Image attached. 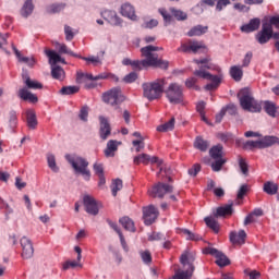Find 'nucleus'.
<instances>
[{
  "instance_id": "f257e3e1",
  "label": "nucleus",
  "mask_w": 279,
  "mask_h": 279,
  "mask_svg": "<svg viewBox=\"0 0 279 279\" xmlns=\"http://www.w3.org/2000/svg\"><path fill=\"white\" fill-rule=\"evenodd\" d=\"M194 62L197 64L198 70H195L193 75L211 82L205 86L206 90H217L219 84H221V80H223L221 68L210 62V58L194 59Z\"/></svg>"
},
{
  "instance_id": "f03ea898",
  "label": "nucleus",
  "mask_w": 279,
  "mask_h": 279,
  "mask_svg": "<svg viewBox=\"0 0 279 279\" xmlns=\"http://www.w3.org/2000/svg\"><path fill=\"white\" fill-rule=\"evenodd\" d=\"M156 51H162V48L153 45L141 48L144 64L167 71L169 69V61L160 59Z\"/></svg>"
},
{
  "instance_id": "7ed1b4c3",
  "label": "nucleus",
  "mask_w": 279,
  "mask_h": 279,
  "mask_svg": "<svg viewBox=\"0 0 279 279\" xmlns=\"http://www.w3.org/2000/svg\"><path fill=\"white\" fill-rule=\"evenodd\" d=\"M22 77L26 87L19 89L17 97L23 99V101H29V104H38V96L27 90V88L31 90H40L43 89V83L32 80L27 73L22 74Z\"/></svg>"
},
{
  "instance_id": "20e7f679",
  "label": "nucleus",
  "mask_w": 279,
  "mask_h": 279,
  "mask_svg": "<svg viewBox=\"0 0 279 279\" xmlns=\"http://www.w3.org/2000/svg\"><path fill=\"white\" fill-rule=\"evenodd\" d=\"M165 86H167L166 78H157L153 82L144 83L142 84L143 96L148 99V101H156V99L162 97Z\"/></svg>"
},
{
  "instance_id": "39448f33",
  "label": "nucleus",
  "mask_w": 279,
  "mask_h": 279,
  "mask_svg": "<svg viewBox=\"0 0 279 279\" xmlns=\"http://www.w3.org/2000/svg\"><path fill=\"white\" fill-rule=\"evenodd\" d=\"M238 97L240 99L241 108L246 110V112H260V110H263V106L259 105L258 100L254 99L250 88H242L239 92Z\"/></svg>"
},
{
  "instance_id": "423d86ee",
  "label": "nucleus",
  "mask_w": 279,
  "mask_h": 279,
  "mask_svg": "<svg viewBox=\"0 0 279 279\" xmlns=\"http://www.w3.org/2000/svg\"><path fill=\"white\" fill-rule=\"evenodd\" d=\"M180 263L183 267H189L186 270H179L174 274L173 279H191L195 271V255L193 253L185 252L180 257Z\"/></svg>"
},
{
  "instance_id": "0eeeda50",
  "label": "nucleus",
  "mask_w": 279,
  "mask_h": 279,
  "mask_svg": "<svg viewBox=\"0 0 279 279\" xmlns=\"http://www.w3.org/2000/svg\"><path fill=\"white\" fill-rule=\"evenodd\" d=\"M65 159L74 169L75 173H81L86 182L90 180V170L88 169V161L86 159L71 155H65Z\"/></svg>"
},
{
  "instance_id": "6e6552de",
  "label": "nucleus",
  "mask_w": 279,
  "mask_h": 279,
  "mask_svg": "<svg viewBox=\"0 0 279 279\" xmlns=\"http://www.w3.org/2000/svg\"><path fill=\"white\" fill-rule=\"evenodd\" d=\"M163 93L170 104H182L184 99L182 86L178 83H171L167 89H163Z\"/></svg>"
},
{
  "instance_id": "1a4fd4ad",
  "label": "nucleus",
  "mask_w": 279,
  "mask_h": 279,
  "mask_svg": "<svg viewBox=\"0 0 279 279\" xmlns=\"http://www.w3.org/2000/svg\"><path fill=\"white\" fill-rule=\"evenodd\" d=\"M276 143H278V137L265 136L259 141H246L244 143V149H266V147H271Z\"/></svg>"
},
{
  "instance_id": "9d476101",
  "label": "nucleus",
  "mask_w": 279,
  "mask_h": 279,
  "mask_svg": "<svg viewBox=\"0 0 279 279\" xmlns=\"http://www.w3.org/2000/svg\"><path fill=\"white\" fill-rule=\"evenodd\" d=\"M124 99L123 94H121V88L119 87L111 88L102 95V101L109 104V106H119Z\"/></svg>"
},
{
  "instance_id": "9b49d317",
  "label": "nucleus",
  "mask_w": 279,
  "mask_h": 279,
  "mask_svg": "<svg viewBox=\"0 0 279 279\" xmlns=\"http://www.w3.org/2000/svg\"><path fill=\"white\" fill-rule=\"evenodd\" d=\"M204 254H209L210 256H215L216 265H218V267H228V265H230V259L228 258V256H226V254H223L217 248L206 247L204 250Z\"/></svg>"
},
{
  "instance_id": "f8f14e48",
  "label": "nucleus",
  "mask_w": 279,
  "mask_h": 279,
  "mask_svg": "<svg viewBox=\"0 0 279 279\" xmlns=\"http://www.w3.org/2000/svg\"><path fill=\"white\" fill-rule=\"evenodd\" d=\"M272 37H274V27H271L266 23H263L260 32H258L255 36L259 45H267V43H269V39Z\"/></svg>"
},
{
  "instance_id": "ddd939ff",
  "label": "nucleus",
  "mask_w": 279,
  "mask_h": 279,
  "mask_svg": "<svg viewBox=\"0 0 279 279\" xmlns=\"http://www.w3.org/2000/svg\"><path fill=\"white\" fill-rule=\"evenodd\" d=\"M158 215H160V213L158 211V208H156V206L149 205L143 207V219L145 226H151V223L156 222V219H158Z\"/></svg>"
},
{
  "instance_id": "4468645a",
  "label": "nucleus",
  "mask_w": 279,
  "mask_h": 279,
  "mask_svg": "<svg viewBox=\"0 0 279 279\" xmlns=\"http://www.w3.org/2000/svg\"><path fill=\"white\" fill-rule=\"evenodd\" d=\"M167 193H173V187L167 183L159 182L157 183L151 191H149V195L151 197H159L162 199Z\"/></svg>"
},
{
  "instance_id": "2eb2a0df",
  "label": "nucleus",
  "mask_w": 279,
  "mask_h": 279,
  "mask_svg": "<svg viewBox=\"0 0 279 279\" xmlns=\"http://www.w3.org/2000/svg\"><path fill=\"white\" fill-rule=\"evenodd\" d=\"M83 204L88 215H93L94 217L99 215V207H97V201H95L92 196L85 195L83 197Z\"/></svg>"
},
{
  "instance_id": "dca6fc26",
  "label": "nucleus",
  "mask_w": 279,
  "mask_h": 279,
  "mask_svg": "<svg viewBox=\"0 0 279 279\" xmlns=\"http://www.w3.org/2000/svg\"><path fill=\"white\" fill-rule=\"evenodd\" d=\"M21 245H22V257L23 258H32L34 256V244H32V240H29L27 236H23L21 239Z\"/></svg>"
},
{
  "instance_id": "f3484780",
  "label": "nucleus",
  "mask_w": 279,
  "mask_h": 279,
  "mask_svg": "<svg viewBox=\"0 0 279 279\" xmlns=\"http://www.w3.org/2000/svg\"><path fill=\"white\" fill-rule=\"evenodd\" d=\"M100 129H99V136L102 141H107L108 136L112 134V128L110 126V122L106 119V117L100 116Z\"/></svg>"
},
{
  "instance_id": "a211bd4d",
  "label": "nucleus",
  "mask_w": 279,
  "mask_h": 279,
  "mask_svg": "<svg viewBox=\"0 0 279 279\" xmlns=\"http://www.w3.org/2000/svg\"><path fill=\"white\" fill-rule=\"evenodd\" d=\"M245 239H247V233L245 230L231 231L229 234V240L231 241L232 245H243L245 244Z\"/></svg>"
},
{
  "instance_id": "6ab92c4d",
  "label": "nucleus",
  "mask_w": 279,
  "mask_h": 279,
  "mask_svg": "<svg viewBox=\"0 0 279 279\" xmlns=\"http://www.w3.org/2000/svg\"><path fill=\"white\" fill-rule=\"evenodd\" d=\"M120 13L122 14V16H125L126 19H130L131 21H137V19H138V16H136V10L129 2H125L121 5Z\"/></svg>"
},
{
  "instance_id": "aec40b11",
  "label": "nucleus",
  "mask_w": 279,
  "mask_h": 279,
  "mask_svg": "<svg viewBox=\"0 0 279 279\" xmlns=\"http://www.w3.org/2000/svg\"><path fill=\"white\" fill-rule=\"evenodd\" d=\"M102 19L110 23V25H121V17L117 15V12L110 11V10H105L101 13Z\"/></svg>"
},
{
  "instance_id": "412c9836",
  "label": "nucleus",
  "mask_w": 279,
  "mask_h": 279,
  "mask_svg": "<svg viewBox=\"0 0 279 279\" xmlns=\"http://www.w3.org/2000/svg\"><path fill=\"white\" fill-rule=\"evenodd\" d=\"M260 27V19L255 17L250 21V23L241 26V32L245 34H252V32H256Z\"/></svg>"
},
{
  "instance_id": "4be33fe9",
  "label": "nucleus",
  "mask_w": 279,
  "mask_h": 279,
  "mask_svg": "<svg viewBox=\"0 0 279 279\" xmlns=\"http://www.w3.org/2000/svg\"><path fill=\"white\" fill-rule=\"evenodd\" d=\"M26 123L29 130H36V128H38V120L36 119V112H34V110L26 111Z\"/></svg>"
},
{
  "instance_id": "5701e85b",
  "label": "nucleus",
  "mask_w": 279,
  "mask_h": 279,
  "mask_svg": "<svg viewBox=\"0 0 279 279\" xmlns=\"http://www.w3.org/2000/svg\"><path fill=\"white\" fill-rule=\"evenodd\" d=\"M12 49H13L19 62H23L24 64H27L28 66H34V64H36V61L34 60V58L23 57V54H21V51H19V49H16V47L14 45H12Z\"/></svg>"
},
{
  "instance_id": "b1692460",
  "label": "nucleus",
  "mask_w": 279,
  "mask_h": 279,
  "mask_svg": "<svg viewBox=\"0 0 279 279\" xmlns=\"http://www.w3.org/2000/svg\"><path fill=\"white\" fill-rule=\"evenodd\" d=\"M233 203L230 202L229 204L218 207L216 210V217H228L232 215L233 209H232Z\"/></svg>"
},
{
  "instance_id": "393cba45",
  "label": "nucleus",
  "mask_w": 279,
  "mask_h": 279,
  "mask_svg": "<svg viewBox=\"0 0 279 279\" xmlns=\"http://www.w3.org/2000/svg\"><path fill=\"white\" fill-rule=\"evenodd\" d=\"M230 75L234 82H241L243 80V68L242 65H233L230 68Z\"/></svg>"
},
{
  "instance_id": "a878e982",
  "label": "nucleus",
  "mask_w": 279,
  "mask_h": 279,
  "mask_svg": "<svg viewBox=\"0 0 279 279\" xmlns=\"http://www.w3.org/2000/svg\"><path fill=\"white\" fill-rule=\"evenodd\" d=\"M8 125L11 132H14V130H16V126L19 125V116L16 114V111L11 110L9 112Z\"/></svg>"
},
{
  "instance_id": "bb28decb",
  "label": "nucleus",
  "mask_w": 279,
  "mask_h": 279,
  "mask_svg": "<svg viewBox=\"0 0 279 279\" xmlns=\"http://www.w3.org/2000/svg\"><path fill=\"white\" fill-rule=\"evenodd\" d=\"M46 56L49 58L50 64H58V62H62L64 64V59L58 54V52L53 50L46 49L45 50Z\"/></svg>"
},
{
  "instance_id": "cd10ccee",
  "label": "nucleus",
  "mask_w": 279,
  "mask_h": 279,
  "mask_svg": "<svg viewBox=\"0 0 279 279\" xmlns=\"http://www.w3.org/2000/svg\"><path fill=\"white\" fill-rule=\"evenodd\" d=\"M119 149V145L117 144V141L111 140L107 143V148L105 149V156L107 158H113L114 151Z\"/></svg>"
},
{
  "instance_id": "c85d7f7f",
  "label": "nucleus",
  "mask_w": 279,
  "mask_h": 279,
  "mask_svg": "<svg viewBox=\"0 0 279 279\" xmlns=\"http://www.w3.org/2000/svg\"><path fill=\"white\" fill-rule=\"evenodd\" d=\"M206 32H208V26L196 25L187 32V36L190 38H193V36H203Z\"/></svg>"
},
{
  "instance_id": "c756f323",
  "label": "nucleus",
  "mask_w": 279,
  "mask_h": 279,
  "mask_svg": "<svg viewBox=\"0 0 279 279\" xmlns=\"http://www.w3.org/2000/svg\"><path fill=\"white\" fill-rule=\"evenodd\" d=\"M263 191L267 195H276L278 193V183H275L274 181H268L264 183Z\"/></svg>"
},
{
  "instance_id": "7c9ffc66",
  "label": "nucleus",
  "mask_w": 279,
  "mask_h": 279,
  "mask_svg": "<svg viewBox=\"0 0 279 279\" xmlns=\"http://www.w3.org/2000/svg\"><path fill=\"white\" fill-rule=\"evenodd\" d=\"M119 222L129 232H136V228L134 227V221L130 217L120 218Z\"/></svg>"
},
{
  "instance_id": "2f4dec72",
  "label": "nucleus",
  "mask_w": 279,
  "mask_h": 279,
  "mask_svg": "<svg viewBox=\"0 0 279 279\" xmlns=\"http://www.w3.org/2000/svg\"><path fill=\"white\" fill-rule=\"evenodd\" d=\"M194 147L195 149H199V151H207L210 144L208 141L203 140L202 136H197L194 141Z\"/></svg>"
},
{
  "instance_id": "473e14b6",
  "label": "nucleus",
  "mask_w": 279,
  "mask_h": 279,
  "mask_svg": "<svg viewBox=\"0 0 279 279\" xmlns=\"http://www.w3.org/2000/svg\"><path fill=\"white\" fill-rule=\"evenodd\" d=\"M209 155L211 156V158H214V160L220 159L221 156H223V146L221 144L213 146L209 149Z\"/></svg>"
},
{
  "instance_id": "72a5a7b5",
  "label": "nucleus",
  "mask_w": 279,
  "mask_h": 279,
  "mask_svg": "<svg viewBox=\"0 0 279 279\" xmlns=\"http://www.w3.org/2000/svg\"><path fill=\"white\" fill-rule=\"evenodd\" d=\"M82 77H86V80H90L92 82H97L98 80H108V74L102 73L93 76V74L77 73V80H82Z\"/></svg>"
},
{
  "instance_id": "f704fd0d",
  "label": "nucleus",
  "mask_w": 279,
  "mask_h": 279,
  "mask_svg": "<svg viewBox=\"0 0 279 279\" xmlns=\"http://www.w3.org/2000/svg\"><path fill=\"white\" fill-rule=\"evenodd\" d=\"M34 12V3L32 0H26L24 5L22 7L21 14L24 16V19H27L29 14Z\"/></svg>"
},
{
  "instance_id": "c9c22d12",
  "label": "nucleus",
  "mask_w": 279,
  "mask_h": 279,
  "mask_svg": "<svg viewBox=\"0 0 279 279\" xmlns=\"http://www.w3.org/2000/svg\"><path fill=\"white\" fill-rule=\"evenodd\" d=\"M179 234H184L187 241H202L199 234L193 233L189 229H179Z\"/></svg>"
},
{
  "instance_id": "e433bc0d",
  "label": "nucleus",
  "mask_w": 279,
  "mask_h": 279,
  "mask_svg": "<svg viewBox=\"0 0 279 279\" xmlns=\"http://www.w3.org/2000/svg\"><path fill=\"white\" fill-rule=\"evenodd\" d=\"M77 93H80V86H63L60 90L59 94L60 95H77Z\"/></svg>"
},
{
  "instance_id": "4c0bfd02",
  "label": "nucleus",
  "mask_w": 279,
  "mask_h": 279,
  "mask_svg": "<svg viewBox=\"0 0 279 279\" xmlns=\"http://www.w3.org/2000/svg\"><path fill=\"white\" fill-rule=\"evenodd\" d=\"M175 128V118H171L165 124H161L157 128V132H171Z\"/></svg>"
},
{
  "instance_id": "58836bf2",
  "label": "nucleus",
  "mask_w": 279,
  "mask_h": 279,
  "mask_svg": "<svg viewBox=\"0 0 279 279\" xmlns=\"http://www.w3.org/2000/svg\"><path fill=\"white\" fill-rule=\"evenodd\" d=\"M158 12L163 19L165 27L171 25V23L173 22V16L169 12H167V9L161 8L158 10Z\"/></svg>"
},
{
  "instance_id": "ea45409f",
  "label": "nucleus",
  "mask_w": 279,
  "mask_h": 279,
  "mask_svg": "<svg viewBox=\"0 0 279 279\" xmlns=\"http://www.w3.org/2000/svg\"><path fill=\"white\" fill-rule=\"evenodd\" d=\"M205 223L208 228H210V230L215 232V234H219V222H217L215 218L206 217Z\"/></svg>"
},
{
  "instance_id": "a19ab883",
  "label": "nucleus",
  "mask_w": 279,
  "mask_h": 279,
  "mask_svg": "<svg viewBox=\"0 0 279 279\" xmlns=\"http://www.w3.org/2000/svg\"><path fill=\"white\" fill-rule=\"evenodd\" d=\"M51 75L53 80H59L62 82V80H64V69H62L60 65H57L52 68Z\"/></svg>"
},
{
  "instance_id": "79ce46f5",
  "label": "nucleus",
  "mask_w": 279,
  "mask_h": 279,
  "mask_svg": "<svg viewBox=\"0 0 279 279\" xmlns=\"http://www.w3.org/2000/svg\"><path fill=\"white\" fill-rule=\"evenodd\" d=\"M190 49L192 53H197V51L206 49V45H204V41L190 40Z\"/></svg>"
},
{
  "instance_id": "37998d69",
  "label": "nucleus",
  "mask_w": 279,
  "mask_h": 279,
  "mask_svg": "<svg viewBox=\"0 0 279 279\" xmlns=\"http://www.w3.org/2000/svg\"><path fill=\"white\" fill-rule=\"evenodd\" d=\"M170 12L177 21H186L189 19V15L184 13L182 10H177L175 8H170Z\"/></svg>"
},
{
  "instance_id": "c03bdc74",
  "label": "nucleus",
  "mask_w": 279,
  "mask_h": 279,
  "mask_svg": "<svg viewBox=\"0 0 279 279\" xmlns=\"http://www.w3.org/2000/svg\"><path fill=\"white\" fill-rule=\"evenodd\" d=\"M66 8L65 3H54L47 8L48 14H58V12H62Z\"/></svg>"
},
{
  "instance_id": "a18cd8bd",
  "label": "nucleus",
  "mask_w": 279,
  "mask_h": 279,
  "mask_svg": "<svg viewBox=\"0 0 279 279\" xmlns=\"http://www.w3.org/2000/svg\"><path fill=\"white\" fill-rule=\"evenodd\" d=\"M264 110L269 114V117H276V104L272 101L266 100L264 102Z\"/></svg>"
},
{
  "instance_id": "49530a36",
  "label": "nucleus",
  "mask_w": 279,
  "mask_h": 279,
  "mask_svg": "<svg viewBox=\"0 0 279 279\" xmlns=\"http://www.w3.org/2000/svg\"><path fill=\"white\" fill-rule=\"evenodd\" d=\"M134 165H148L149 163V155L148 154H141L134 157L133 159Z\"/></svg>"
},
{
  "instance_id": "de8ad7c7",
  "label": "nucleus",
  "mask_w": 279,
  "mask_h": 279,
  "mask_svg": "<svg viewBox=\"0 0 279 279\" xmlns=\"http://www.w3.org/2000/svg\"><path fill=\"white\" fill-rule=\"evenodd\" d=\"M121 189H123V181L121 179L113 180L111 184V191H112L113 197H117V193H119Z\"/></svg>"
},
{
  "instance_id": "09e8293b",
  "label": "nucleus",
  "mask_w": 279,
  "mask_h": 279,
  "mask_svg": "<svg viewBox=\"0 0 279 279\" xmlns=\"http://www.w3.org/2000/svg\"><path fill=\"white\" fill-rule=\"evenodd\" d=\"M57 47H59V53H66L68 56H72L73 58H80L76 53H74L66 44L57 43Z\"/></svg>"
},
{
  "instance_id": "8fccbe9b",
  "label": "nucleus",
  "mask_w": 279,
  "mask_h": 279,
  "mask_svg": "<svg viewBox=\"0 0 279 279\" xmlns=\"http://www.w3.org/2000/svg\"><path fill=\"white\" fill-rule=\"evenodd\" d=\"M8 38H9L8 34L3 35L0 33V49H2V51H4V53L10 56V51L7 48L8 47Z\"/></svg>"
},
{
  "instance_id": "3c124183",
  "label": "nucleus",
  "mask_w": 279,
  "mask_h": 279,
  "mask_svg": "<svg viewBox=\"0 0 279 279\" xmlns=\"http://www.w3.org/2000/svg\"><path fill=\"white\" fill-rule=\"evenodd\" d=\"M47 162H48V167L49 169H51V171H54V173H58L59 168L56 165V156L53 155H48L47 156Z\"/></svg>"
},
{
  "instance_id": "603ef678",
  "label": "nucleus",
  "mask_w": 279,
  "mask_h": 279,
  "mask_svg": "<svg viewBox=\"0 0 279 279\" xmlns=\"http://www.w3.org/2000/svg\"><path fill=\"white\" fill-rule=\"evenodd\" d=\"M78 58H81V60H84L87 63H92L94 64V66H97V64H101V59H99V57H81L78 56Z\"/></svg>"
},
{
  "instance_id": "864d4df0",
  "label": "nucleus",
  "mask_w": 279,
  "mask_h": 279,
  "mask_svg": "<svg viewBox=\"0 0 279 279\" xmlns=\"http://www.w3.org/2000/svg\"><path fill=\"white\" fill-rule=\"evenodd\" d=\"M186 88H194V90H199V86H197V77L192 76L185 81Z\"/></svg>"
},
{
  "instance_id": "5fc2aeb1",
  "label": "nucleus",
  "mask_w": 279,
  "mask_h": 279,
  "mask_svg": "<svg viewBox=\"0 0 279 279\" xmlns=\"http://www.w3.org/2000/svg\"><path fill=\"white\" fill-rule=\"evenodd\" d=\"M136 80H138V74H136V72H131L124 76L123 82H125V84H132L133 82H136Z\"/></svg>"
},
{
  "instance_id": "6e6d98bb",
  "label": "nucleus",
  "mask_w": 279,
  "mask_h": 279,
  "mask_svg": "<svg viewBox=\"0 0 279 279\" xmlns=\"http://www.w3.org/2000/svg\"><path fill=\"white\" fill-rule=\"evenodd\" d=\"M202 171V166L199 163H195L192 168L187 170L189 175H192V178L197 177V173Z\"/></svg>"
},
{
  "instance_id": "4d7b16f0",
  "label": "nucleus",
  "mask_w": 279,
  "mask_h": 279,
  "mask_svg": "<svg viewBox=\"0 0 279 279\" xmlns=\"http://www.w3.org/2000/svg\"><path fill=\"white\" fill-rule=\"evenodd\" d=\"M264 23L270 27H276V29H279V15H274L269 19V22Z\"/></svg>"
},
{
  "instance_id": "13d9d810",
  "label": "nucleus",
  "mask_w": 279,
  "mask_h": 279,
  "mask_svg": "<svg viewBox=\"0 0 279 279\" xmlns=\"http://www.w3.org/2000/svg\"><path fill=\"white\" fill-rule=\"evenodd\" d=\"M239 167H240L243 175H247L250 173V168L247 167V162H245V159H243V158L239 159Z\"/></svg>"
},
{
  "instance_id": "bf43d9fd",
  "label": "nucleus",
  "mask_w": 279,
  "mask_h": 279,
  "mask_svg": "<svg viewBox=\"0 0 279 279\" xmlns=\"http://www.w3.org/2000/svg\"><path fill=\"white\" fill-rule=\"evenodd\" d=\"M133 147H135V151H143L145 149V142L143 140H134L132 142Z\"/></svg>"
},
{
  "instance_id": "052dcab7",
  "label": "nucleus",
  "mask_w": 279,
  "mask_h": 279,
  "mask_svg": "<svg viewBox=\"0 0 279 279\" xmlns=\"http://www.w3.org/2000/svg\"><path fill=\"white\" fill-rule=\"evenodd\" d=\"M223 165H226L225 159H216V161L211 163V169L213 171H219L223 167Z\"/></svg>"
},
{
  "instance_id": "680f3d73",
  "label": "nucleus",
  "mask_w": 279,
  "mask_h": 279,
  "mask_svg": "<svg viewBox=\"0 0 279 279\" xmlns=\"http://www.w3.org/2000/svg\"><path fill=\"white\" fill-rule=\"evenodd\" d=\"M165 234L160 232H153L150 235H148V241H165Z\"/></svg>"
},
{
  "instance_id": "e2e57ef3",
  "label": "nucleus",
  "mask_w": 279,
  "mask_h": 279,
  "mask_svg": "<svg viewBox=\"0 0 279 279\" xmlns=\"http://www.w3.org/2000/svg\"><path fill=\"white\" fill-rule=\"evenodd\" d=\"M64 34H65V40L68 41H71L75 36V34H73V28H71V26L69 25L64 26Z\"/></svg>"
},
{
  "instance_id": "0e129e2a",
  "label": "nucleus",
  "mask_w": 279,
  "mask_h": 279,
  "mask_svg": "<svg viewBox=\"0 0 279 279\" xmlns=\"http://www.w3.org/2000/svg\"><path fill=\"white\" fill-rule=\"evenodd\" d=\"M230 3H231L230 0H218L216 4V10L218 12H221V10H223V8H228Z\"/></svg>"
},
{
  "instance_id": "69168bd1",
  "label": "nucleus",
  "mask_w": 279,
  "mask_h": 279,
  "mask_svg": "<svg viewBox=\"0 0 279 279\" xmlns=\"http://www.w3.org/2000/svg\"><path fill=\"white\" fill-rule=\"evenodd\" d=\"M131 66H133V69H135L137 71H141V69L148 66V65L145 63V60H142V61L135 60V61L131 62Z\"/></svg>"
},
{
  "instance_id": "338daca9",
  "label": "nucleus",
  "mask_w": 279,
  "mask_h": 279,
  "mask_svg": "<svg viewBox=\"0 0 279 279\" xmlns=\"http://www.w3.org/2000/svg\"><path fill=\"white\" fill-rule=\"evenodd\" d=\"M78 117L81 121H88V106H84L81 108Z\"/></svg>"
},
{
  "instance_id": "774afa93",
  "label": "nucleus",
  "mask_w": 279,
  "mask_h": 279,
  "mask_svg": "<svg viewBox=\"0 0 279 279\" xmlns=\"http://www.w3.org/2000/svg\"><path fill=\"white\" fill-rule=\"evenodd\" d=\"M94 171L96 175H104V163H94Z\"/></svg>"
}]
</instances>
